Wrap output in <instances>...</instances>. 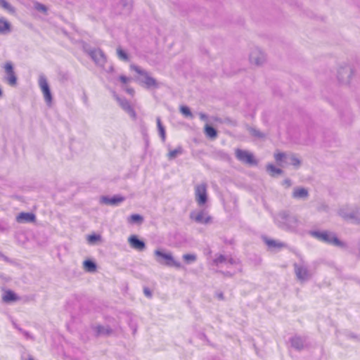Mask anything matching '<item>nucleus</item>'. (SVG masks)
<instances>
[{
    "mask_svg": "<svg viewBox=\"0 0 360 360\" xmlns=\"http://www.w3.org/2000/svg\"><path fill=\"white\" fill-rule=\"evenodd\" d=\"M276 224L283 230L303 234L305 231L304 222L295 214L287 210L279 212L274 217Z\"/></svg>",
    "mask_w": 360,
    "mask_h": 360,
    "instance_id": "nucleus-1",
    "label": "nucleus"
},
{
    "mask_svg": "<svg viewBox=\"0 0 360 360\" xmlns=\"http://www.w3.org/2000/svg\"><path fill=\"white\" fill-rule=\"evenodd\" d=\"M212 265L217 267L218 271L229 277L242 271V266L238 259L224 255H217L212 261Z\"/></svg>",
    "mask_w": 360,
    "mask_h": 360,
    "instance_id": "nucleus-2",
    "label": "nucleus"
},
{
    "mask_svg": "<svg viewBox=\"0 0 360 360\" xmlns=\"http://www.w3.org/2000/svg\"><path fill=\"white\" fill-rule=\"evenodd\" d=\"M309 233L316 239L328 244L338 247H342L345 245L338 238L335 233L330 231H310Z\"/></svg>",
    "mask_w": 360,
    "mask_h": 360,
    "instance_id": "nucleus-3",
    "label": "nucleus"
},
{
    "mask_svg": "<svg viewBox=\"0 0 360 360\" xmlns=\"http://www.w3.org/2000/svg\"><path fill=\"white\" fill-rule=\"evenodd\" d=\"M91 329L96 337L110 336L117 333H121L122 330L119 323L113 325L112 327L109 326L95 325L91 326Z\"/></svg>",
    "mask_w": 360,
    "mask_h": 360,
    "instance_id": "nucleus-4",
    "label": "nucleus"
},
{
    "mask_svg": "<svg viewBox=\"0 0 360 360\" xmlns=\"http://www.w3.org/2000/svg\"><path fill=\"white\" fill-rule=\"evenodd\" d=\"M156 257V261L162 265L168 266H174L176 268H181V264L179 262L176 261L171 253H165L161 250H156L154 252Z\"/></svg>",
    "mask_w": 360,
    "mask_h": 360,
    "instance_id": "nucleus-5",
    "label": "nucleus"
},
{
    "mask_svg": "<svg viewBox=\"0 0 360 360\" xmlns=\"http://www.w3.org/2000/svg\"><path fill=\"white\" fill-rule=\"evenodd\" d=\"M338 214L345 219L360 221V208L357 207L344 206L339 210Z\"/></svg>",
    "mask_w": 360,
    "mask_h": 360,
    "instance_id": "nucleus-6",
    "label": "nucleus"
},
{
    "mask_svg": "<svg viewBox=\"0 0 360 360\" xmlns=\"http://www.w3.org/2000/svg\"><path fill=\"white\" fill-rule=\"evenodd\" d=\"M274 158L281 167L289 165L298 167L300 165V160L294 155H287L284 153H278L274 155Z\"/></svg>",
    "mask_w": 360,
    "mask_h": 360,
    "instance_id": "nucleus-7",
    "label": "nucleus"
},
{
    "mask_svg": "<svg viewBox=\"0 0 360 360\" xmlns=\"http://www.w3.org/2000/svg\"><path fill=\"white\" fill-rule=\"evenodd\" d=\"M130 68L132 70L142 76L141 82H143L148 88L158 87L157 81L153 77H150L147 71L141 69L139 66L136 65H131Z\"/></svg>",
    "mask_w": 360,
    "mask_h": 360,
    "instance_id": "nucleus-8",
    "label": "nucleus"
},
{
    "mask_svg": "<svg viewBox=\"0 0 360 360\" xmlns=\"http://www.w3.org/2000/svg\"><path fill=\"white\" fill-rule=\"evenodd\" d=\"M235 155L237 160L243 164L250 166L257 165V160L254 155L248 150L237 148L235 150Z\"/></svg>",
    "mask_w": 360,
    "mask_h": 360,
    "instance_id": "nucleus-9",
    "label": "nucleus"
},
{
    "mask_svg": "<svg viewBox=\"0 0 360 360\" xmlns=\"http://www.w3.org/2000/svg\"><path fill=\"white\" fill-rule=\"evenodd\" d=\"M38 84L46 103L50 104L52 102L53 98L47 79L44 75H40L39 76Z\"/></svg>",
    "mask_w": 360,
    "mask_h": 360,
    "instance_id": "nucleus-10",
    "label": "nucleus"
},
{
    "mask_svg": "<svg viewBox=\"0 0 360 360\" xmlns=\"http://www.w3.org/2000/svg\"><path fill=\"white\" fill-rule=\"evenodd\" d=\"M295 275L301 281H307L312 276V273L309 268L303 263H295L293 265Z\"/></svg>",
    "mask_w": 360,
    "mask_h": 360,
    "instance_id": "nucleus-11",
    "label": "nucleus"
},
{
    "mask_svg": "<svg viewBox=\"0 0 360 360\" xmlns=\"http://www.w3.org/2000/svg\"><path fill=\"white\" fill-rule=\"evenodd\" d=\"M195 198L199 206L204 205L207 201V184H198L195 187Z\"/></svg>",
    "mask_w": 360,
    "mask_h": 360,
    "instance_id": "nucleus-12",
    "label": "nucleus"
},
{
    "mask_svg": "<svg viewBox=\"0 0 360 360\" xmlns=\"http://www.w3.org/2000/svg\"><path fill=\"white\" fill-rule=\"evenodd\" d=\"M89 56L94 61L96 65L103 68L107 61L105 53L100 49H94L86 51Z\"/></svg>",
    "mask_w": 360,
    "mask_h": 360,
    "instance_id": "nucleus-13",
    "label": "nucleus"
},
{
    "mask_svg": "<svg viewBox=\"0 0 360 360\" xmlns=\"http://www.w3.org/2000/svg\"><path fill=\"white\" fill-rule=\"evenodd\" d=\"M5 70L4 80L11 86H14L17 84V77L14 72L13 63L11 61H8L4 64V66Z\"/></svg>",
    "mask_w": 360,
    "mask_h": 360,
    "instance_id": "nucleus-14",
    "label": "nucleus"
},
{
    "mask_svg": "<svg viewBox=\"0 0 360 360\" xmlns=\"http://www.w3.org/2000/svg\"><path fill=\"white\" fill-rule=\"evenodd\" d=\"M190 218L199 224H207L212 221V217L205 210L200 211H193L190 214Z\"/></svg>",
    "mask_w": 360,
    "mask_h": 360,
    "instance_id": "nucleus-15",
    "label": "nucleus"
},
{
    "mask_svg": "<svg viewBox=\"0 0 360 360\" xmlns=\"http://www.w3.org/2000/svg\"><path fill=\"white\" fill-rule=\"evenodd\" d=\"M132 8V4L129 0H119L113 7L114 12L120 15H128Z\"/></svg>",
    "mask_w": 360,
    "mask_h": 360,
    "instance_id": "nucleus-16",
    "label": "nucleus"
},
{
    "mask_svg": "<svg viewBox=\"0 0 360 360\" xmlns=\"http://www.w3.org/2000/svg\"><path fill=\"white\" fill-rule=\"evenodd\" d=\"M64 355L70 360H89L84 352L75 347L65 352Z\"/></svg>",
    "mask_w": 360,
    "mask_h": 360,
    "instance_id": "nucleus-17",
    "label": "nucleus"
},
{
    "mask_svg": "<svg viewBox=\"0 0 360 360\" xmlns=\"http://www.w3.org/2000/svg\"><path fill=\"white\" fill-rule=\"evenodd\" d=\"M266 60L265 54L258 48L253 49L250 54V61L256 65H262Z\"/></svg>",
    "mask_w": 360,
    "mask_h": 360,
    "instance_id": "nucleus-18",
    "label": "nucleus"
},
{
    "mask_svg": "<svg viewBox=\"0 0 360 360\" xmlns=\"http://www.w3.org/2000/svg\"><path fill=\"white\" fill-rule=\"evenodd\" d=\"M117 101L119 103L121 108L129 114V115L133 119H136V113L133 108V107L131 105L129 101H127L126 98H120L117 97Z\"/></svg>",
    "mask_w": 360,
    "mask_h": 360,
    "instance_id": "nucleus-19",
    "label": "nucleus"
},
{
    "mask_svg": "<svg viewBox=\"0 0 360 360\" xmlns=\"http://www.w3.org/2000/svg\"><path fill=\"white\" fill-rule=\"evenodd\" d=\"M291 346L297 350H302L308 346L307 338L295 335L290 339Z\"/></svg>",
    "mask_w": 360,
    "mask_h": 360,
    "instance_id": "nucleus-20",
    "label": "nucleus"
},
{
    "mask_svg": "<svg viewBox=\"0 0 360 360\" xmlns=\"http://www.w3.org/2000/svg\"><path fill=\"white\" fill-rule=\"evenodd\" d=\"M128 243L131 248L138 251H143L146 249V243L139 238L136 235H131L128 238Z\"/></svg>",
    "mask_w": 360,
    "mask_h": 360,
    "instance_id": "nucleus-21",
    "label": "nucleus"
},
{
    "mask_svg": "<svg viewBox=\"0 0 360 360\" xmlns=\"http://www.w3.org/2000/svg\"><path fill=\"white\" fill-rule=\"evenodd\" d=\"M124 200V197L119 195H113L112 197L102 196L100 198V202L101 204L116 206L122 202Z\"/></svg>",
    "mask_w": 360,
    "mask_h": 360,
    "instance_id": "nucleus-22",
    "label": "nucleus"
},
{
    "mask_svg": "<svg viewBox=\"0 0 360 360\" xmlns=\"http://www.w3.org/2000/svg\"><path fill=\"white\" fill-rule=\"evenodd\" d=\"M352 73V69L349 66H345L338 70V78L340 82L347 83L349 82Z\"/></svg>",
    "mask_w": 360,
    "mask_h": 360,
    "instance_id": "nucleus-23",
    "label": "nucleus"
},
{
    "mask_svg": "<svg viewBox=\"0 0 360 360\" xmlns=\"http://www.w3.org/2000/svg\"><path fill=\"white\" fill-rule=\"evenodd\" d=\"M16 221L18 223H32L36 221V216L31 212H20L16 217Z\"/></svg>",
    "mask_w": 360,
    "mask_h": 360,
    "instance_id": "nucleus-24",
    "label": "nucleus"
},
{
    "mask_svg": "<svg viewBox=\"0 0 360 360\" xmlns=\"http://www.w3.org/2000/svg\"><path fill=\"white\" fill-rule=\"evenodd\" d=\"M292 197L295 199H307L309 197L308 190L303 187H295L293 189Z\"/></svg>",
    "mask_w": 360,
    "mask_h": 360,
    "instance_id": "nucleus-25",
    "label": "nucleus"
},
{
    "mask_svg": "<svg viewBox=\"0 0 360 360\" xmlns=\"http://www.w3.org/2000/svg\"><path fill=\"white\" fill-rule=\"evenodd\" d=\"M11 32V25L4 18H0V34H7Z\"/></svg>",
    "mask_w": 360,
    "mask_h": 360,
    "instance_id": "nucleus-26",
    "label": "nucleus"
},
{
    "mask_svg": "<svg viewBox=\"0 0 360 360\" xmlns=\"http://www.w3.org/2000/svg\"><path fill=\"white\" fill-rule=\"evenodd\" d=\"M18 300L17 295L12 290H6L3 296V300L5 302H15Z\"/></svg>",
    "mask_w": 360,
    "mask_h": 360,
    "instance_id": "nucleus-27",
    "label": "nucleus"
},
{
    "mask_svg": "<svg viewBox=\"0 0 360 360\" xmlns=\"http://www.w3.org/2000/svg\"><path fill=\"white\" fill-rule=\"evenodd\" d=\"M264 242L270 248H281L285 246L283 243L272 239H268L266 238H264Z\"/></svg>",
    "mask_w": 360,
    "mask_h": 360,
    "instance_id": "nucleus-28",
    "label": "nucleus"
},
{
    "mask_svg": "<svg viewBox=\"0 0 360 360\" xmlns=\"http://www.w3.org/2000/svg\"><path fill=\"white\" fill-rule=\"evenodd\" d=\"M156 122H157V127H158V130L159 134H160L162 141H165V139H166V132H165V127L162 124L160 117H158L156 118Z\"/></svg>",
    "mask_w": 360,
    "mask_h": 360,
    "instance_id": "nucleus-29",
    "label": "nucleus"
},
{
    "mask_svg": "<svg viewBox=\"0 0 360 360\" xmlns=\"http://www.w3.org/2000/svg\"><path fill=\"white\" fill-rule=\"evenodd\" d=\"M84 269L88 272H94L96 270V264L90 259L85 260L83 263Z\"/></svg>",
    "mask_w": 360,
    "mask_h": 360,
    "instance_id": "nucleus-30",
    "label": "nucleus"
},
{
    "mask_svg": "<svg viewBox=\"0 0 360 360\" xmlns=\"http://www.w3.org/2000/svg\"><path fill=\"white\" fill-rule=\"evenodd\" d=\"M205 133L211 139H215L217 136V130L213 127L208 124H206L205 127Z\"/></svg>",
    "mask_w": 360,
    "mask_h": 360,
    "instance_id": "nucleus-31",
    "label": "nucleus"
},
{
    "mask_svg": "<svg viewBox=\"0 0 360 360\" xmlns=\"http://www.w3.org/2000/svg\"><path fill=\"white\" fill-rule=\"evenodd\" d=\"M184 150L181 146H178L174 150H171L168 153V158L169 160L175 159L178 155H180L183 153Z\"/></svg>",
    "mask_w": 360,
    "mask_h": 360,
    "instance_id": "nucleus-32",
    "label": "nucleus"
},
{
    "mask_svg": "<svg viewBox=\"0 0 360 360\" xmlns=\"http://www.w3.org/2000/svg\"><path fill=\"white\" fill-rule=\"evenodd\" d=\"M266 170L272 176L281 174L283 173L282 169L276 167L271 164H269L266 166Z\"/></svg>",
    "mask_w": 360,
    "mask_h": 360,
    "instance_id": "nucleus-33",
    "label": "nucleus"
},
{
    "mask_svg": "<svg viewBox=\"0 0 360 360\" xmlns=\"http://www.w3.org/2000/svg\"><path fill=\"white\" fill-rule=\"evenodd\" d=\"M130 224H141L143 221L142 216L138 214H131L127 219Z\"/></svg>",
    "mask_w": 360,
    "mask_h": 360,
    "instance_id": "nucleus-34",
    "label": "nucleus"
},
{
    "mask_svg": "<svg viewBox=\"0 0 360 360\" xmlns=\"http://www.w3.org/2000/svg\"><path fill=\"white\" fill-rule=\"evenodd\" d=\"M117 54L118 58L124 61L129 60V56L126 51H124L120 46L117 49Z\"/></svg>",
    "mask_w": 360,
    "mask_h": 360,
    "instance_id": "nucleus-35",
    "label": "nucleus"
},
{
    "mask_svg": "<svg viewBox=\"0 0 360 360\" xmlns=\"http://www.w3.org/2000/svg\"><path fill=\"white\" fill-rule=\"evenodd\" d=\"M0 7L3 8L11 13H13L15 12L14 8L5 0H0Z\"/></svg>",
    "mask_w": 360,
    "mask_h": 360,
    "instance_id": "nucleus-36",
    "label": "nucleus"
},
{
    "mask_svg": "<svg viewBox=\"0 0 360 360\" xmlns=\"http://www.w3.org/2000/svg\"><path fill=\"white\" fill-rule=\"evenodd\" d=\"M248 131H249L250 134L255 137H257L259 139H262V138L264 137V134H263L262 132H261L260 131H259L258 129H257L255 128L250 127L248 129Z\"/></svg>",
    "mask_w": 360,
    "mask_h": 360,
    "instance_id": "nucleus-37",
    "label": "nucleus"
},
{
    "mask_svg": "<svg viewBox=\"0 0 360 360\" xmlns=\"http://www.w3.org/2000/svg\"><path fill=\"white\" fill-rule=\"evenodd\" d=\"M183 259L187 263H191L196 261L197 257L195 254H186L183 255Z\"/></svg>",
    "mask_w": 360,
    "mask_h": 360,
    "instance_id": "nucleus-38",
    "label": "nucleus"
},
{
    "mask_svg": "<svg viewBox=\"0 0 360 360\" xmlns=\"http://www.w3.org/2000/svg\"><path fill=\"white\" fill-rule=\"evenodd\" d=\"M34 8L37 11H38L39 12H41V13H46V11H47L46 6L45 5H44V4L38 3V2L34 3Z\"/></svg>",
    "mask_w": 360,
    "mask_h": 360,
    "instance_id": "nucleus-39",
    "label": "nucleus"
},
{
    "mask_svg": "<svg viewBox=\"0 0 360 360\" xmlns=\"http://www.w3.org/2000/svg\"><path fill=\"white\" fill-rule=\"evenodd\" d=\"M181 112L186 117H192L193 115L191 112V110L188 107L183 105L180 108Z\"/></svg>",
    "mask_w": 360,
    "mask_h": 360,
    "instance_id": "nucleus-40",
    "label": "nucleus"
},
{
    "mask_svg": "<svg viewBox=\"0 0 360 360\" xmlns=\"http://www.w3.org/2000/svg\"><path fill=\"white\" fill-rule=\"evenodd\" d=\"M100 239L101 236L96 234H93L88 236V241L90 243H94L95 242L99 240Z\"/></svg>",
    "mask_w": 360,
    "mask_h": 360,
    "instance_id": "nucleus-41",
    "label": "nucleus"
},
{
    "mask_svg": "<svg viewBox=\"0 0 360 360\" xmlns=\"http://www.w3.org/2000/svg\"><path fill=\"white\" fill-rule=\"evenodd\" d=\"M25 338L27 340H34V338L32 335H31L29 332L24 330L22 333Z\"/></svg>",
    "mask_w": 360,
    "mask_h": 360,
    "instance_id": "nucleus-42",
    "label": "nucleus"
},
{
    "mask_svg": "<svg viewBox=\"0 0 360 360\" xmlns=\"http://www.w3.org/2000/svg\"><path fill=\"white\" fill-rule=\"evenodd\" d=\"M143 292H144V295L148 297H151L152 296V293H151V291L149 288H145L143 289Z\"/></svg>",
    "mask_w": 360,
    "mask_h": 360,
    "instance_id": "nucleus-43",
    "label": "nucleus"
},
{
    "mask_svg": "<svg viewBox=\"0 0 360 360\" xmlns=\"http://www.w3.org/2000/svg\"><path fill=\"white\" fill-rule=\"evenodd\" d=\"M120 80L123 84H127V83L129 81V78L127 77L126 76L121 75V76L120 77Z\"/></svg>",
    "mask_w": 360,
    "mask_h": 360,
    "instance_id": "nucleus-44",
    "label": "nucleus"
},
{
    "mask_svg": "<svg viewBox=\"0 0 360 360\" xmlns=\"http://www.w3.org/2000/svg\"><path fill=\"white\" fill-rule=\"evenodd\" d=\"M21 360H34V359L31 355L27 354V355H22L21 356Z\"/></svg>",
    "mask_w": 360,
    "mask_h": 360,
    "instance_id": "nucleus-45",
    "label": "nucleus"
},
{
    "mask_svg": "<svg viewBox=\"0 0 360 360\" xmlns=\"http://www.w3.org/2000/svg\"><path fill=\"white\" fill-rule=\"evenodd\" d=\"M129 327L131 328V330H133V333L135 334L136 332V329H137V326L136 324H134V323H129Z\"/></svg>",
    "mask_w": 360,
    "mask_h": 360,
    "instance_id": "nucleus-46",
    "label": "nucleus"
},
{
    "mask_svg": "<svg viewBox=\"0 0 360 360\" xmlns=\"http://www.w3.org/2000/svg\"><path fill=\"white\" fill-rule=\"evenodd\" d=\"M356 250H357V252L355 253V255L358 258H360V238H359V240L357 244Z\"/></svg>",
    "mask_w": 360,
    "mask_h": 360,
    "instance_id": "nucleus-47",
    "label": "nucleus"
},
{
    "mask_svg": "<svg viewBox=\"0 0 360 360\" xmlns=\"http://www.w3.org/2000/svg\"><path fill=\"white\" fill-rule=\"evenodd\" d=\"M283 185L286 186L287 187H290L291 186V181L289 179H286L283 181Z\"/></svg>",
    "mask_w": 360,
    "mask_h": 360,
    "instance_id": "nucleus-48",
    "label": "nucleus"
},
{
    "mask_svg": "<svg viewBox=\"0 0 360 360\" xmlns=\"http://www.w3.org/2000/svg\"><path fill=\"white\" fill-rule=\"evenodd\" d=\"M216 296L220 300H224V294L221 292H217Z\"/></svg>",
    "mask_w": 360,
    "mask_h": 360,
    "instance_id": "nucleus-49",
    "label": "nucleus"
},
{
    "mask_svg": "<svg viewBox=\"0 0 360 360\" xmlns=\"http://www.w3.org/2000/svg\"><path fill=\"white\" fill-rule=\"evenodd\" d=\"M200 117L202 120H206L207 118V115L204 113H200Z\"/></svg>",
    "mask_w": 360,
    "mask_h": 360,
    "instance_id": "nucleus-50",
    "label": "nucleus"
},
{
    "mask_svg": "<svg viewBox=\"0 0 360 360\" xmlns=\"http://www.w3.org/2000/svg\"><path fill=\"white\" fill-rule=\"evenodd\" d=\"M83 101L86 105H88V98L86 95L83 96Z\"/></svg>",
    "mask_w": 360,
    "mask_h": 360,
    "instance_id": "nucleus-51",
    "label": "nucleus"
},
{
    "mask_svg": "<svg viewBox=\"0 0 360 360\" xmlns=\"http://www.w3.org/2000/svg\"><path fill=\"white\" fill-rule=\"evenodd\" d=\"M15 328L19 331L21 333H22V331H24L25 330H23L22 328H20L19 326H18L17 325H15Z\"/></svg>",
    "mask_w": 360,
    "mask_h": 360,
    "instance_id": "nucleus-52",
    "label": "nucleus"
},
{
    "mask_svg": "<svg viewBox=\"0 0 360 360\" xmlns=\"http://www.w3.org/2000/svg\"><path fill=\"white\" fill-rule=\"evenodd\" d=\"M1 257L4 258V260H6V261H8V257H6V256H4V255H1Z\"/></svg>",
    "mask_w": 360,
    "mask_h": 360,
    "instance_id": "nucleus-53",
    "label": "nucleus"
},
{
    "mask_svg": "<svg viewBox=\"0 0 360 360\" xmlns=\"http://www.w3.org/2000/svg\"><path fill=\"white\" fill-rule=\"evenodd\" d=\"M112 70H113V67H112V66H110V67L109 68V70H108V71H109V72H111V71H112Z\"/></svg>",
    "mask_w": 360,
    "mask_h": 360,
    "instance_id": "nucleus-54",
    "label": "nucleus"
},
{
    "mask_svg": "<svg viewBox=\"0 0 360 360\" xmlns=\"http://www.w3.org/2000/svg\"><path fill=\"white\" fill-rule=\"evenodd\" d=\"M133 91H134L133 89H128V92L130 94H131Z\"/></svg>",
    "mask_w": 360,
    "mask_h": 360,
    "instance_id": "nucleus-55",
    "label": "nucleus"
},
{
    "mask_svg": "<svg viewBox=\"0 0 360 360\" xmlns=\"http://www.w3.org/2000/svg\"><path fill=\"white\" fill-rule=\"evenodd\" d=\"M3 95V92H2V90L0 89V97L2 96Z\"/></svg>",
    "mask_w": 360,
    "mask_h": 360,
    "instance_id": "nucleus-56",
    "label": "nucleus"
},
{
    "mask_svg": "<svg viewBox=\"0 0 360 360\" xmlns=\"http://www.w3.org/2000/svg\"><path fill=\"white\" fill-rule=\"evenodd\" d=\"M345 214H349V211H345Z\"/></svg>",
    "mask_w": 360,
    "mask_h": 360,
    "instance_id": "nucleus-57",
    "label": "nucleus"
}]
</instances>
